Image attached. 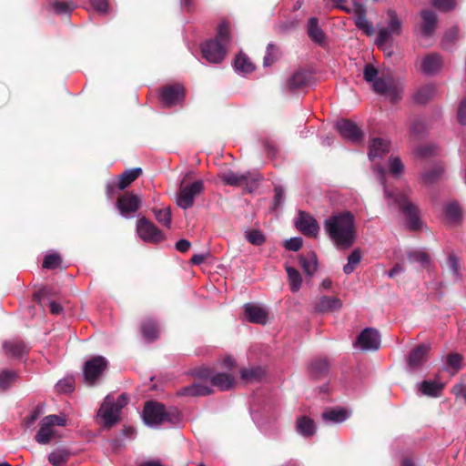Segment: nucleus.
I'll return each mask as SVG.
<instances>
[{
	"mask_svg": "<svg viewBox=\"0 0 466 466\" xmlns=\"http://www.w3.org/2000/svg\"><path fill=\"white\" fill-rule=\"evenodd\" d=\"M324 230L339 248H350L356 240V226L354 216L349 211L331 215L324 221Z\"/></svg>",
	"mask_w": 466,
	"mask_h": 466,
	"instance_id": "1",
	"label": "nucleus"
},
{
	"mask_svg": "<svg viewBox=\"0 0 466 466\" xmlns=\"http://www.w3.org/2000/svg\"><path fill=\"white\" fill-rule=\"evenodd\" d=\"M194 375L201 381L185 387L180 394L187 396H205L212 392L211 387H217L220 390H230L235 382V377L228 372H215L209 368L202 367L197 370Z\"/></svg>",
	"mask_w": 466,
	"mask_h": 466,
	"instance_id": "2",
	"label": "nucleus"
},
{
	"mask_svg": "<svg viewBox=\"0 0 466 466\" xmlns=\"http://www.w3.org/2000/svg\"><path fill=\"white\" fill-rule=\"evenodd\" d=\"M375 168L379 175V180L383 186L384 197L388 201V205L397 206L404 213L410 227L413 229H417L420 226V218L417 208L408 200L407 195L405 193H394L389 190L385 184L386 172L384 168L382 167H376Z\"/></svg>",
	"mask_w": 466,
	"mask_h": 466,
	"instance_id": "3",
	"label": "nucleus"
},
{
	"mask_svg": "<svg viewBox=\"0 0 466 466\" xmlns=\"http://www.w3.org/2000/svg\"><path fill=\"white\" fill-rule=\"evenodd\" d=\"M142 418L144 422L152 428L166 424L176 426L180 422V413L177 409L167 410L163 404L154 401L146 403Z\"/></svg>",
	"mask_w": 466,
	"mask_h": 466,
	"instance_id": "4",
	"label": "nucleus"
},
{
	"mask_svg": "<svg viewBox=\"0 0 466 466\" xmlns=\"http://www.w3.org/2000/svg\"><path fill=\"white\" fill-rule=\"evenodd\" d=\"M386 25L380 28L376 43L388 56L391 55V51L388 50L391 47V38L398 36L402 32V20L399 17L394 10H388Z\"/></svg>",
	"mask_w": 466,
	"mask_h": 466,
	"instance_id": "5",
	"label": "nucleus"
},
{
	"mask_svg": "<svg viewBox=\"0 0 466 466\" xmlns=\"http://www.w3.org/2000/svg\"><path fill=\"white\" fill-rule=\"evenodd\" d=\"M127 403L126 394L119 395L116 400L112 395L105 398L97 413V417L101 419L105 427L110 428L119 420V413Z\"/></svg>",
	"mask_w": 466,
	"mask_h": 466,
	"instance_id": "6",
	"label": "nucleus"
},
{
	"mask_svg": "<svg viewBox=\"0 0 466 466\" xmlns=\"http://www.w3.org/2000/svg\"><path fill=\"white\" fill-rule=\"evenodd\" d=\"M221 180L225 185L231 187H245V189L252 193L258 185L259 176L251 172L236 173L231 170L224 172Z\"/></svg>",
	"mask_w": 466,
	"mask_h": 466,
	"instance_id": "7",
	"label": "nucleus"
},
{
	"mask_svg": "<svg viewBox=\"0 0 466 466\" xmlns=\"http://www.w3.org/2000/svg\"><path fill=\"white\" fill-rule=\"evenodd\" d=\"M66 420L63 416L48 415L42 419L40 428L35 436V440L39 444H47L55 437L56 426H65Z\"/></svg>",
	"mask_w": 466,
	"mask_h": 466,
	"instance_id": "8",
	"label": "nucleus"
},
{
	"mask_svg": "<svg viewBox=\"0 0 466 466\" xmlns=\"http://www.w3.org/2000/svg\"><path fill=\"white\" fill-rule=\"evenodd\" d=\"M203 190L204 182L202 180H197L187 185L181 184L176 199L177 205L182 209L191 208L194 205L195 198Z\"/></svg>",
	"mask_w": 466,
	"mask_h": 466,
	"instance_id": "9",
	"label": "nucleus"
},
{
	"mask_svg": "<svg viewBox=\"0 0 466 466\" xmlns=\"http://www.w3.org/2000/svg\"><path fill=\"white\" fill-rule=\"evenodd\" d=\"M137 232L139 238L147 243L157 244L165 239V234L146 218L137 221Z\"/></svg>",
	"mask_w": 466,
	"mask_h": 466,
	"instance_id": "10",
	"label": "nucleus"
},
{
	"mask_svg": "<svg viewBox=\"0 0 466 466\" xmlns=\"http://www.w3.org/2000/svg\"><path fill=\"white\" fill-rule=\"evenodd\" d=\"M107 367V360L102 356H96L87 360L84 366V380L90 386L94 385Z\"/></svg>",
	"mask_w": 466,
	"mask_h": 466,
	"instance_id": "11",
	"label": "nucleus"
},
{
	"mask_svg": "<svg viewBox=\"0 0 466 466\" xmlns=\"http://www.w3.org/2000/svg\"><path fill=\"white\" fill-rule=\"evenodd\" d=\"M380 334L373 328L364 329L358 336L354 347L364 351H375L380 347Z\"/></svg>",
	"mask_w": 466,
	"mask_h": 466,
	"instance_id": "12",
	"label": "nucleus"
},
{
	"mask_svg": "<svg viewBox=\"0 0 466 466\" xmlns=\"http://www.w3.org/2000/svg\"><path fill=\"white\" fill-rule=\"evenodd\" d=\"M142 198L133 192H125L120 195L116 201V208L125 218H132L140 208Z\"/></svg>",
	"mask_w": 466,
	"mask_h": 466,
	"instance_id": "13",
	"label": "nucleus"
},
{
	"mask_svg": "<svg viewBox=\"0 0 466 466\" xmlns=\"http://www.w3.org/2000/svg\"><path fill=\"white\" fill-rule=\"evenodd\" d=\"M203 57L209 63H220L226 55L225 46L218 40L212 39L201 45Z\"/></svg>",
	"mask_w": 466,
	"mask_h": 466,
	"instance_id": "14",
	"label": "nucleus"
},
{
	"mask_svg": "<svg viewBox=\"0 0 466 466\" xmlns=\"http://www.w3.org/2000/svg\"><path fill=\"white\" fill-rule=\"evenodd\" d=\"M296 228L305 236L317 237L319 226L317 220L309 214L299 211L295 221Z\"/></svg>",
	"mask_w": 466,
	"mask_h": 466,
	"instance_id": "15",
	"label": "nucleus"
},
{
	"mask_svg": "<svg viewBox=\"0 0 466 466\" xmlns=\"http://www.w3.org/2000/svg\"><path fill=\"white\" fill-rule=\"evenodd\" d=\"M336 128L344 139L353 143L359 142L362 139L363 134L361 130L354 122L349 119L339 120L336 123Z\"/></svg>",
	"mask_w": 466,
	"mask_h": 466,
	"instance_id": "16",
	"label": "nucleus"
},
{
	"mask_svg": "<svg viewBox=\"0 0 466 466\" xmlns=\"http://www.w3.org/2000/svg\"><path fill=\"white\" fill-rule=\"evenodd\" d=\"M184 88L181 85H169L161 89V100L167 106H172L184 100Z\"/></svg>",
	"mask_w": 466,
	"mask_h": 466,
	"instance_id": "17",
	"label": "nucleus"
},
{
	"mask_svg": "<svg viewBox=\"0 0 466 466\" xmlns=\"http://www.w3.org/2000/svg\"><path fill=\"white\" fill-rule=\"evenodd\" d=\"M431 350L430 345L421 344L415 348L409 355L408 366L410 370H417L427 361V355Z\"/></svg>",
	"mask_w": 466,
	"mask_h": 466,
	"instance_id": "18",
	"label": "nucleus"
},
{
	"mask_svg": "<svg viewBox=\"0 0 466 466\" xmlns=\"http://www.w3.org/2000/svg\"><path fill=\"white\" fill-rule=\"evenodd\" d=\"M372 88L375 92L384 95L395 101L400 98V90L393 85L390 79L378 77L372 83Z\"/></svg>",
	"mask_w": 466,
	"mask_h": 466,
	"instance_id": "19",
	"label": "nucleus"
},
{
	"mask_svg": "<svg viewBox=\"0 0 466 466\" xmlns=\"http://www.w3.org/2000/svg\"><path fill=\"white\" fill-rule=\"evenodd\" d=\"M245 317L252 323L264 325L268 321V311L255 303H247L244 306Z\"/></svg>",
	"mask_w": 466,
	"mask_h": 466,
	"instance_id": "20",
	"label": "nucleus"
},
{
	"mask_svg": "<svg viewBox=\"0 0 466 466\" xmlns=\"http://www.w3.org/2000/svg\"><path fill=\"white\" fill-rule=\"evenodd\" d=\"M441 66V57L434 53L427 55L420 62V70L427 76L435 75Z\"/></svg>",
	"mask_w": 466,
	"mask_h": 466,
	"instance_id": "21",
	"label": "nucleus"
},
{
	"mask_svg": "<svg viewBox=\"0 0 466 466\" xmlns=\"http://www.w3.org/2000/svg\"><path fill=\"white\" fill-rule=\"evenodd\" d=\"M369 158L374 162L377 158H382L390 150V144L382 138H373L369 145Z\"/></svg>",
	"mask_w": 466,
	"mask_h": 466,
	"instance_id": "22",
	"label": "nucleus"
},
{
	"mask_svg": "<svg viewBox=\"0 0 466 466\" xmlns=\"http://www.w3.org/2000/svg\"><path fill=\"white\" fill-rule=\"evenodd\" d=\"M350 416V411L342 407L329 408L322 413V419L329 423H341Z\"/></svg>",
	"mask_w": 466,
	"mask_h": 466,
	"instance_id": "23",
	"label": "nucleus"
},
{
	"mask_svg": "<svg viewBox=\"0 0 466 466\" xmlns=\"http://www.w3.org/2000/svg\"><path fill=\"white\" fill-rule=\"evenodd\" d=\"M355 24L357 27L362 30L367 35L374 34L373 25L367 19L365 15V8L363 5H354Z\"/></svg>",
	"mask_w": 466,
	"mask_h": 466,
	"instance_id": "24",
	"label": "nucleus"
},
{
	"mask_svg": "<svg viewBox=\"0 0 466 466\" xmlns=\"http://www.w3.org/2000/svg\"><path fill=\"white\" fill-rule=\"evenodd\" d=\"M421 15V35L425 37L431 36L436 28L437 16L434 12L429 10H423L420 13Z\"/></svg>",
	"mask_w": 466,
	"mask_h": 466,
	"instance_id": "25",
	"label": "nucleus"
},
{
	"mask_svg": "<svg viewBox=\"0 0 466 466\" xmlns=\"http://www.w3.org/2000/svg\"><path fill=\"white\" fill-rule=\"evenodd\" d=\"M3 350L8 357L19 358L25 354L28 349L22 340L13 339L3 343Z\"/></svg>",
	"mask_w": 466,
	"mask_h": 466,
	"instance_id": "26",
	"label": "nucleus"
},
{
	"mask_svg": "<svg viewBox=\"0 0 466 466\" xmlns=\"http://www.w3.org/2000/svg\"><path fill=\"white\" fill-rule=\"evenodd\" d=\"M342 308V301L335 297L322 296L315 305V309L319 312H330L339 310Z\"/></svg>",
	"mask_w": 466,
	"mask_h": 466,
	"instance_id": "27",
	"label": "nucleus"
},
{
	"mask_svg": "<svg viewBox=\"0 0 466 466\" xmlns=\"http://www.w3.org/2000/svg\"><path fill=\"white\" fill-rule=\"evenodd\" d=\"M296 430L305 438L312 437L316 432V425L313 420L307 416H301L297 420Z\"/></svg>",
	"mask_w": 466,
	"mask_h": 466,
	"instance_id": "28",
	"label": "nucleus"
},
{
	"mask_svg": "<svg viewBox=\"0 0 466 466\" xmlns=\"http://www.w3.org/2000/svg\"><path fill=\"white\" fill-rule=\"evenodd\" d=\"M409 261L412 264H418L423 268H429L431 261L429 254L422 249H412L407 253Z\"/></svg>",
	"mask_w": 466,
	"mask_h": 466,
	"instance_id": "29",
	"label": "nucleus"
},
{
	"mask_svg": "<svg viewBox=\"0 0 466 466\" xmlns=\"http://www.w3.org/2000/svg\"><path fill=\"white\" fill-rule=\"evenodd\" d=\"M443 388V383L435 380H424L419 385L420 392L431 397L440 396Z\"/></svg>",
	"mask_w": 466,
	"mask_h": 466,
	"instance_id": "30",
	"label": "nucleus"
},
{
	"mask_svg": "<svg viewBox=\"0 0 466 466\" xmlns=\"http://www.w3.org/2000/svg\"><path fill=\"white\" fill-rule=\"evenodd\" d=\"M142 174L140 167L127 169L119 176V180L116 187L123 190L127 187L133 181H135Z\"/></svg>",
	"mask_w": 466,
	"mask_h": 466,
	"instance_id": "31",
	"label": "nucleus"
},
{
	"mask_svg": "<svg viewBox=\"0 0 466 466\" xmlns=\"http://www.w3.org/2000/svg\"><path fill=\"white\" fill-rule=\"evenodd\" d=\"M299 261L304 272L307 275L312 276L317 270L318 259L315 253L309 252L306 256H300Z\"/></svg>",
	"mask_w": 466,
	"mask_h": 466,
	"instance_id": "32",
	"label": "nucleus"
},
{
	"mask_svg": "<svg viewBox=\"0 0 466 466\" xmlns=\"http://www.w3.org/2000/svg\"><path fill=\"white\" fill-rule=\"evenodd\" d=\"M436 92L434 85H426L416 92L414 99L417 103L425 104L436 95Z\"/></svg>",
	"mask_w": 466,
	"mask_h": 466,
	"instance_id": "33",
	"label": "nucleus"
},
{
	"mask_svg": "<svg viewBox=\"0 0 466 466\" xmlns=\"http://www.w3.org/2000/svg\"><path fill=\"white\" fill-rule=\"evenodd\" d=\"M309 81V75L305 71H297L295 72L288 80V86L290 90L299 89L305 85H307Z\"/></svg>",
	"mask_w": 466,
	"mask_h": 466,
	"instance_id": "34",
	"label": "nucleus"
},
{
	"mask_svg": "<svg viewBox=\"0 0 466 466\" xmlns=\"http://www.w3.org/2000/svg\"><path fill=\"white\" fill-rule=\"evenodd\" d=\"M234 66L237 72L241 74H247L254 70V66L250 62L249 58L243 53H239L234 63Z\"/></svg>",
	"mask_w": 466,
	"mask_h": 466,
	"instance_id": "35",
	"label": "nucleus"
},
{
	"mask_svg": "<svg viewBox=\"0 0 466 466\" xmlns=\"http://www.w3.org/2000/svg\"><path fill=\"white\" fill-rule=\"evenodd\" d=\"M141 330L143 337L148 341H152L158 337V328L152 319H146L142 323Z\"/></svg>",
	"mask_w": 466,
	"mask_h": 466,
	"instance_id": "36",
	"label": "nucleus"
},
{
	"mask_svg": "<svg viewBox=\"0 0 466 466\" xmlns=\"http://www.w3.org/2000/svg\"><path fill=\"white\" fill-rule=\"evenodd\" d=\"M286 271L289 277V282L292 292H298L302 285V278L300 273L294 268L287 266Z\"/></svg>",
	"mask_w": 466,
	"mask_h": 466,
	"instance_id": "37",
	"label": "nucleus"
},
{
	"mask_svg": "<svg viewBox=\"0 0 466 466\" xmlns=\"http://www.w3.org/2000/svg\"><path fill=\"white\" fill-rule=\"evenodd\" d=\"M70 453L65 449H57L48 455V461L53 466H63L66 463Z\"/></svg>",
	"mask_w": 466,
	"mask_h": 466,
	"instance_id": "38",
	"label": "nucleus"
},
{
	"mask_svg": "<svg viewBox=\"0 0 466 466\" xmlns=\"http://www.w3.org/2000/svg\"><path fill=\"white\" fill-rule=\"evenodd\" d=\"M263 374L264 370L260 367H251L240 370V378L247 383L259 380Z\"/></svg>",
	"mask_w": 466,
	"mask_h": 466,
	"instance_id": "39",
	"label": "nucleus"
},
{
	"mask_svg": "<svg viewBox=\"0 0 466 466\" xmlns=\"http://www.w3.org/2000/svg\"><path fill=\"white\" fill-rule=\"evenodd\" d=\"M308 32L310 38L317 42L321 43L324 39V34L321 28L319 26L318 19L311 17L308 22Z\"/></svg>",
	"mask_w": 466,
	"mask_h": 466,
	"instance_id": "40",
	"label": "nucleus"
},
{
	"mask_svg": "<svg viewBox=\"0 0 466 466\" xmlns=\"http://www.w3.org/2000/svg\"><path fill=\"white\" fill-rule=\"evenodd\" d=\"M329 363L324 359L314 360L309 365V371L312 376L319 378L328 372Z\"/></svg>",
	"mask_w": 466,
	"mask_h": 466,
	"instance_id": "41",
	"label": "nucleus"
},
{
	"mask_svg": "<svg viewBox=\"0 0 466 466\" xmlns=\"http://www.w3.org/2000/svg\"><path fill=\"white\" fill-rule=\"evenodd\" d=\"M153 213L158 223L167 228H170L172 221L170 208H153Z\"/></svg>",
	"mask_w": 466,
	"mask_h": 466,
	"instance_id": "42",
	"label": "nucleus"
},
{
	"mask_svg": "<svg viewBox=\"0 0 466 466\" xmlns=\"http://www.w3.org/2000/svg\"><path fill=\"white\" fill-rule=\"evenodd\" d=\"M361 260V252L359 248L354 249L348 257V263L344 266L343 271L346 275L352 273Z\"/></svg>",
	"mask_w": 466,
	"mask_h": 466,
	"instance_id": "43",
	"label": "nucleus"
},
{
	"mask_svg": "<svg viewBox=\"0 0 466 466\" xmlns=\"http://www.w3.org/2000/svg\"><path fill=\"white\" fill-rule=\"evenodd\" d=\"M16 373L13 370H3L0 372V390H6L15 381Z\"/></svg>",
	"mask_w": 466,
	"mask_h": 466,
	"instance_id": "44",
	"label": "nucleus"
},
{
	"mask_svg": "<svg viewBox=\"0 0 466 466\" xmlns=\"http://www.w3.org/2000/svg\"><path fill=\"white\" fill-rule=\"evenodd\" d=\"M459 38V29L457 27H451L446 31L443 39L442 46L444 48L451 47Z\"/></svg>",
	"mask_w": 466,
	"mask_h": 466,
	"instance_id": "45",
	"label": "nucleus"
},
{
	"mask_svg": "<svg viewBox=\"0 0 466 466\" xmlns=\"http://www.w3.org/2000/svg\"><path fill=\"white\" fill-rule=\"evenodd\" d=\"M52 8L56 14H70L72 10L76 7L73 2H59L54 1L51 4Z\"/></svg>",
	"mask_w": 466,
	"mask_h": 466,
	"instance_id": "46",
	"label": "nucleus"
},
{
	"mask_svg": "<svg viewBox=\"0 0 466 466\" xmlns=\"http://www.w3.org/2000/svg\"><path fill=\"white\" fill-rule=\"evenodd\" d=\"M247 240L255 246H260L265 242L264 235L257 229H251L246 231Z\"/></svg>",
	"mask_w": 466,
	"mask_h": 466,
	"instance_id": "47",
	"label": "nucleus"
},
{
	"mask_svg": "<svg viewBox=\"0 0 466 466\" xmlns=\"http://www.w3.org/2000/svg\"><path fill=\"white\" fill-rule=\"evenodd\" d=\"M61 264V257L57 253L47 254L43 262V268L55 269Z\"/></svg>",
	"mask_w": 466,
	"mask_h": 466,
	"instance_id": "48",
	"label": "nucleus"
},
{
	"mask_svg": "<svg viewBox=\"0 0 466 466\" xmlns=\"http://www.w3.org/2000/svg\"><path fill=\"white\" fill-rule=\"evenodd\" d=\"M447 268L452 273L454 279H460V264L455 254H450L447 259Z\"/></svg>",
	"mask_w": 466,
	"mask_h": 466,
	"instance_id": "49",
	"label": "nucleus"
},
{
	"mask_svg": "<svg viewBox=\"0 0 466 466\" xmlns=\"http://www.w3.org/2000/svg\"><path fill=\"white\" fill-rule=\"evenodd\" d=\"M279 56V49L272 44H268L264 56V66H271Z\"/></svg>",
	"mask_w": 466,
	"mask_h": 466,
	"instance_id": "50",
	"label": "nucleus"
},
{
	"mask_svg": "<svg viewBox=\"0 0 466 466\" xmlns=\"http://www.w3.org/2000/svg\"><path fill=\"white\" fill-rule=\"evenodd\" d=\"M390 171L392 176L398 177L400 176L404 168V166L398 157H391L389 160Z\"/></svg>",
	"mask_w": 466,
	"mask_h": 466,
	"instance_id": "51",
	"label": "nucleus"
},
{
	"mask_svg": "<svg viewBox=\"0 0 466 466\" xmlns=\"http://www.w3.org/2000/svg\"><path fill=\"white\" fill-rule=\"evenodd\" d=\"M218 41L228 42L230 39V25L227 21H222L218 27Z\"/></svg>",
	"mask_w": 466,
	"mask_h": 466,
	"instance_id": "52",
	"label": "nucleus"
},
{
	"mask_svg": "<svg viewBox=\"0 0 466 466\" xmlns=\"http://www.w3.org/2000/svg\"><path fill=\"white\" fill-rule=\"evenodd\" d=\"M74 389V381L72 378H65L56 384V390L59 393H67Z\"/></svg>",
	"mask_w": 466,
	"mask_h": 466,
	"instance_id": "53",
	"label": "nucleus"
},
{
	"mask_svg": "<svg viewBox=\"0 0 466 466\" xmlns=\"http://www.w3.org/2000/svg\"><path fill=\"white\" fill-rule=\"evenodd\" d=\"M461 208L456 203H449L446 206V214L449 217V218L452 221H456L461 217Z\"/></svg>",
	"mask_w": 466,
	"mask_h": 466,
	"instance_id": "54",
	"label": "nucleus"
},
{
	"mask_svg": "<svg viewBox=\"0 0 466 466\" xmlns=\"http://www.w3.org/2000/svg\"><path fill=\"white\" fill-rule=\"evenodd\" d=\"M443 171L444 169L442 167L437 166L431 171L426 172L423 175V179L428 183H431L436 178H438L443 173Z\"/></svg>",
	"mask_w": 466,
	"mask_h": 466,
	"instance_id": "55",
	"label": "nucleus"
},
{
	"mask_svg": "<svg viewBox=\"0 0 466 466\" xmlns=\"http://www.w3.org/2000/svg\"><path fill=\"white\" fill-rule=\"evenodd\" d=\"M378 78V71L372 65H366L364 67V79L373 83Z\"/></svg>",
	"mask_w": 466,
	"mask_h": 466,
	"instance_id": "56",
	"label": "nucleus"
},
{
	"mask_svg": "<svg viewBox=\"0 0 466 466\" xmlns=\"http://www.w3.org/2000/svg\"><path fill=\"white\" fill-rule=\"evenodd\" d=\"M303 244V240L299 237L291 238L285 242V248L289 250L298 251Z\"/></svg>",
	"mask_w": 466,
	"mask_h": 466,
	"instance_id": "57",
	"label": "nucleus"
},
{
	"mask_svg": "<svg viewBox=\"0 0 466 466\" xmlns=\"http://www.w3.org/2000/svg\"><path fill=\"white\" fill-rule=\"evenodd\" d=\"M461 356L460 354H451L447 358V364L451 368L454 372L458 371L461 368Z\"/></svg>",
	"mask_w": 466,
	"mask_h": 466,
	"instance_id": "58",
	"label": "nucleus"
},
{
	"mask_svg": "<svg viewBox=\"0 0 466 466\" xmlns=\"http://www.w3.org/2000/svg\"><path fill=\"white\" fill-rule=\"evenodd\" d=\"M43 410L41 407L35 408L28 416L25 418L24 423L26 427H30L35 422V420L41 416Z\"/></svg>",
	"mask_w": 466,
	"mask_h": 466,
	"instance_id": "59",
	"label": "nucleus"
},
{
	"mask_svg": "<svg viewBox=\"0 0 466 466\" xmlns=\"http://www.w3.org/2000/svg\"><path fill=\"white\" fill-rule=\"evenodd\" d=\"M433 5L438 9L448 11L455 6V0H434Z\"/></svg>",
	"mask_w": 466,
	"mask_h": 466,
	"instance_id": "60",
	"label": "nucleus"
},
{
	"mask_svg": "<svg viewBox=\"0 0 466 466\" xmlns=\"http://www.w3.org/2000/svg\"><path fill=\"white\" fill-rule=\"evenodd\" d=\"M457 117L461 125L466 124V96L461 101L459 105Z\"/></svg>",
	"mask_w": 466,
	"mask_h": 466,
	"instance_id": "61",
	"label": "nucleus"
},
{
	"mask_svg": "<svg viewBox=\"0 0 466 466\" xmlns=\"http://www.w3.org/2000/svg\"><path fill=\"white\" fill-rule=\"evenodd\" d=\"M91 5L99 13L107 12V0H90Z\"/></svg>",
	"mask_w": 466,
	"mask_h": 466,
	"instance_id": "62",
	"label": "nucleus"
},
{
	"mask_svg": "<svg viewBox=\"0 0 466 466\" xmlns=\"http://www.w3.org/2000/svg\"><path fill=\"white\" fill-rule=\"evenodd\" d=\"M284 199V190L280 186L275 187L274 203L279 207Z\"/></svg>",
	"mask_w": 466,
	"mask_h": 466,
	"instance_id": "63",
	"label": "nucleus"
},
{
	"mask_svg": "<svg viewBox=\"0 0 466 466\" xmlns=\"http://www.w3.org/2000/svg\"><path fill=\"white\" fill-rule=\"evenodd\" d=\"M220 365L222 368H224L228 370H231L235 368L236 364H235V360L231 357H226L221 360Z\"/></svg>",
	"mask_w": 466,
	"mask_h": 466,
	"instance_id": "64",
	"label": "nucleus"
}]
</instances>
